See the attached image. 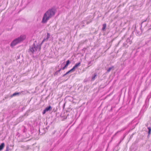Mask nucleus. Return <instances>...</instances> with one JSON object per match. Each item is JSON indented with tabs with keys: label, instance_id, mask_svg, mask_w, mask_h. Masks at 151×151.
<instances>
[{
	"label": "nucleus",
	"instance_id": "nucleus-1",
	"mask_svg": "<svg viewBox=\"0 0 151 151\" xmlns=\"http://www.w3.org/2000/svg\"><path fill=\"white\" fill-rule=\"evenodd\" d=\"M56 12V9L54 7L49 9L44 14L41 21L42 23H46L48 20L54 16Z\"/></svg>",
	"mask_w": 151,
	"mask_h": 151
},
{
	"label": "nucleus",
	"instance_id": "nucleus-2",
	"mask_svg": "<svg viewBox=\"0 0 151 151\" xmlns=\"http://www.w3.org/2000/svg\"><path fill=\"white\" fill-rule=\"evenodd\" d=\"M26 36L25 35H21L19 37L16 38L13 40L10 44V46L13 47L18 43L22 42L26 38Z\"/></svg>",
	"mask_w": 151,
	"mask_h": 151
},
{
	"label": "nucleus",
	"instance_id": "nucleus-3",
	"mask_svg": "<svg viewBox=\"0 0 151 151\" xmlns=\"http://www.w3.org/2000/svg\"><path fill=\"white\" fill-rule=\"evenodd\" d=\"M37 46H36L35 43L30 47V48L28 50V52H31V53L33 54L35 52L37 51Z\"/></svg>",
	"mask_w": 151,
	"mask_h": 151
},
{
	"label": "nucleus",
	"instance_id": "nucleus-4",
	"mask_svg": "<svg viewBox=\"0 0 151 151\" xmlns=\"http://www.w3.org/2000/svg\"><path fill=\"white\" fill-rule=\"evenodd\" d=\"M133 38L132 35H130V37L127 38L126 41V42L127 43V47H128L129 45H130L132 43V40Z\"/></svg>",
	"mask_w": 151,
	"mask_h": 151
},
{
	"label": "nucleus",
	"instance_id": "nucleus-5",
	"mask_svg": "<svg viewBox=\"0 0 151 151\" xmlns=\"http://www.w3.org/2000/svg\"><path fill=\"white\" fill-rule=\"evenodd\" d=\"M147 20V19L142 22L141 24L140 28H141L142 27H144L145 28L147 26V23L146 22Z\"/></svg>",
	"mask_w": 151,
	"mask_h": 151
},
{
	"label": "nucleus",
	"instance_id": "nucleus-6",
	"mask_svg": "<svg viewBox=\"0 0 151 151\" xmlns=\"http://www.w3.org/2000/svg\"><path fill=\"white\" fill-rule=\"evenodd\" d=\"M20 92H15L13 93L12 95H11L10 97H12L13 96H16L17 95H19L20 94Z\"/></svg>",
	"mask_w": 151,
	"mask_h": 151
},
{
	"label": "nucleus",
	"instance_id": "nucleus-7",
	"mask_svg": "<svg viewBox=\"0 0 151 151\" xmlns=\"http://www.w3.org/2000/svg\"><path fill=\"white\" fill-rule=\"evenodd\" d=\"M52 109V107L50 106H49L45 109V110L47 112L50 111Z\"/></svg>",
	"mask_w": 151,
	"mask_h": 151
},
{
	"label": "nucleus",
	"instance_id": "nucleus-8",
	"mask_svg": "<svg viewBox=\"0 0 151 151\" xmlns=\"http://www.w3.org/2000/svg\"><path fill=\"white\" fill-rule=\"evenodd\" d=\"M4 147V143H2L0 145V151L2 150L3 148Z\"/></svg>",
	"mask_w": 151,
	"mask_h": 151
},
{
	"label": "nucleus",
	"instance_id": "nucleus-9",
	"mask_svg": "<svg viewBox=\"0 0 151 151\" xmlns=\"http://www.w3.org/2000/svg\"><path fill=\"white\" fill-rule=\"evenodd\" d=\"M141 29V28H140V29L139 31H137V34L138 35H140L142 33V29Z\"/></svg>",
	"mask_w": 151,
	"mask_h": 151
},
{
	"label": "nucleus",
	"instance_id": "nucleus-10",
	"mask_svg": "<svg viewBox=\"0 0 151 151\" xmlns=\"http://www.w3.org/2000/svg\"><path fill=\"white\" fill-rule=\"evenodd\" d=\"M81 62H79L78 63H76V64L75 65H74V67L76 68H77L79 66L81 65Z\"/></svg>",
	"mask_w": 151,
	"mask_h": 151
},
{
	"label": "nucleus",
	"instance_id": "nucleus-11",
	"mask_svg": "<svg viewBox=\"0 0 151 151\" xmlns=\"http://www.w3.org/2000/svg\"><path fill=\"white\" fill-rule=\"evenodd\" d=\"M97 73H95L94 74L93 76L92 77L91 80L94 81L95 79V77L97 76Z\"/></svg>",
	"mask_w": 151,
	"mask_h": 151
},
{
	"label": "nucleus",
	"instance_id": "nucleus-12",
	"mask_svg": "<svg viewBox=\"0 0 151 151\" xmlns=\"http://www.w3.org/2000/svg\"><path fill=\"white\" fill-rule=\"evenodd\" d=\"M93 64V61L91 60V61H90L88 63V67L86 68H88L89 66H90L91 65Z\"/></svg>",
	"mask_w": 151,
	"mask_h": 151
},
{
	"label": "nucleus",
	"instance_id": "nucleus-13",
	"mask_svg": "<svg viewBox=\"0 0 151 151\" xmlns=\"http://www.w3.org/2000/svg\"><path fill=\"white\" fill-rule=\"evenodd\" d=\"M106 26V23L104 24H103V27L102 28V30L103 31H104L105 29Z\"/></svg>",
	"mask_w": 151,
	"mask_h": 151
},
{
	"label": "nucleus",
	"instance_id": "nucleus-14",
	"mask_svg": "<svg viewBox=\"0 0 151 151\" xmlns=\"http://www.w3.org/2000/svg\"><path fill=\"white\" fill-rule=\"evenodd\" d=\"M148 135H150V133H151V127H148Z\"/></svg>",
	"mask_w": 151,
	"mask_h": 151
},
{
	"label": "nucleus",
	"instance_id": "nucleus-15",
	"mask_svg": "<svg viewBox=\"0 0 151 151\" xmlns=\"http://www.w3.org/2000/svg\"><path fill=\"white\" fill-rule=\"evenodd\" d=\"M50 34L49 33H47V37L46 38H45V39L47 41L48 40V39L50 38Z\"/></svg>",
	"mask_w": 151,
	"mask_h": 151
},
{
	"label": "nucleus",
	"instance_id": "nucleus-16",
	"mask_svg": "<svg viewBox=\"0 0 151 151\" xmlns=\"http://www.w3.org/2000/svg\"><path fill=\"white\" fill-rule=\"evenodd\" d=\"M36 45V46H38V47H37V49H39V51H40V50L41 48V46L42 45L39 44V45L37 44Z\"/></svg>",
	"mask_w": 151,
	"mask_h": 151
},
{
	"label": "nucleus",
	"instance_id": "nucleus-17",
	"mask_svg": "<svg viewBox=\"0 0 151 151\" xmlns=\"http://www.w3.org/2000/svg\"><path fill=\"white\" fill-rule=\"evenodd\" d=\"M11 150L9 148V145H7L6 147V149L5 151H11Z\"/></svg>",
	"mask_w": 151,
	"mask_h": 151
},
{
	"label": "nucleus",
	"instance_id": "nucleus-18",
	"mask_svg": "<svg viewBox=\"0 0 151 151\" xmlns=\"http://www.w3.org/2000/svg\"><path fill=\"white\" fill-rule=\"evenodd\" d=\"M76 69V68L74 66H73V67L69 70L70 72H73L75 71Z\"/></svg>",
	"mask_w": 151,
	"mask_h": 151
},
{
	"label": "nucleus",
	"instance_id": "nucleus-19",
	"mask_svg": "<svg viewBox=\"0 0 151 151\" xmlns=\"http://www.w3.org/2000/svg\"><path fill=\"white\" fill-rule=\"evenodd\" d=\"M113 67H114L113 66H112L109 68L107 70V73H109Z\"/></svg>",
	"mask_w": 151,
	"mask_h": 151
},
{
	"label": "nucleus",
	"instance_id": "nucleus-20",
	"mask_svg": "<svg viewBox=\"0 0 151 151\" xmlns=\"http://www.w3.org/2000/svg\"><path fill=\"white\" fill-rule=\"evenodd\" d=\"M70 73V70L68 71L65 74H64L62 77H64V76H65L66 75H67L68 74H69V73Z\"/></svg>",
	"mask_w": 151,
	"mask_h": 151
},
{
	"label": "nucleus",
	"instance_id": "nucleus-21",
	"mask_svg": "<svg viewBox=\"0 0 151 151\" xmlns=\"http://www.w3.org/2000/svg\"><path fill=\"white\" fill-rule=\"evenodd\" d=\"M123 46L124 47H127V43L126 42H124V43H123Z\"/></svg>",
	"mask_w": 151,
	"mask_h": 151
},
{
	"label": "nucleus",
	"instance_id": "nucleus-22",
	"mask_svg": "<svg viewBox=\"0 0 151 151\" xmlns=\"http://www.w3.org/2000/svg\"><path fill=\"white\" fill-rule=\"evenodd\" d=\"M70 63V61L69 60H68L66 61V64L68 65Z\"/></svg>",
	"mask_w": 151,
	"mask_h": 151
},
{
	"label": "nucleus",
	"instance_id": "nucleus-23",
	"mask_svg": "<svg viewBox=\"0 0 151 151\" xmlns=\"http://www.w3.org/2000/svg\"><path fill=\"white\" fill-rule=\"evenodd\" d=\"M45 41H47V40H46L45 39V38L42 41V42L40 44H41V45H42L43 43Z\"/></svg>",
	"mask_w": 151,
	"mask_h": 151
},
{
	"label": "nucleus",
	"instance_id": "nucleus-24",
	"mask_svg": "<svg viewBox=\"0 0 151 151\" xmlns=\"http://www.w3.org/2000/svg\"><path fill=\"white\" fill-rule=\"evenodd\" d=\"M23 127L24 128V129L23 130V132H25L27 131V129L24 127Z\"/></svg>",
	"mask_w": 151,
	"mask_h": 151
},
{
	"label": "nucleus",
	"instance_id": "nucleus-25",
	"mask_svg": "<svg viewBox=\"0 0 151 151\" xmlns=\"http://www.w3.org/2000/svg\"><path fill=\"white\" fill-rule=\"evenodd\" d=\"M59 73V72H58V71H57L54 74V75L55 76L56 75H58V73Z\"/></svg>",
	"mask_w": 151,
	"mask_h": 151
},
{
	"label": "nucleus",
	"instance_id": "nucleus-26",
	"mask_svg": "<svg viewBox=\"0 0 151 151\" xmlns=\"http://www.w3.org/2000/svg\"><path fill=\"white\" fill-rule=\"evenodd\" d=\"M46 112H47V111L45 109L42 112V114H44Z\"/></svg>",
	"mask_w": 151,
	"mask_h": 151
},
{
	"label": "nucleus",
	"instance_id": "nucleus-27",
	"mask_svg": "<svg viewBox=\"0 0 151 151\" xmlns=\"http://www.w3.org/2000/svg\"><path fill=\"white\" fill-rule=\"evenodd\" d=\"M124 137L123 138H122V139H121V140L120 141V142H119V143H120V142L123 140L124 138Z\"/></svg>",
	"mask_w": 151,
	"mask_h": 151
},
{
	"label": "nucleus",
	"instance_id": "nucleus-28",
	"mask_svg": "<svg viewBox=\"0 0 151 151\" xmlns=\"http://www.w3.org/2000/svg\"><path fill=\"white\" fill-rule=\"evenodd\" d=\"M61 69L62 70H64L65 68H66L65 67V66H64V67H63V68H61Z\"/></svg>",
	"mask_w": 151,
	"mask_h": 151
},
{
	"label": "nucleus",
	"instance_id": "nucleus-29",
	"mask_svg": "<svg viewBox=\"0 0 151 151\" xmlns=\"http://www.w3.org/2000/svg\"><path fill=\"white\" fill-rule=\"evenodd\" d=\"M68 65H67V64H66L64 66L66 68Z\"/></svg>",
	"mask_w": 151,
	"mask_h": 151
},
{
	"label": "nucleus",
	"instance_id": "nucleus-30",
	"mask_svg": "<svg viewBox=\"0 0 151 151\" xmlns=\"http://www.w3.org/2000/svg\"><path fill=\"white\" fill-rule=\"evenodd\" d=\"M61 70H62V69H61V68H60V69H59L58 70V72H59H59H60Z\"/></svg>",
	"mask_w": 151,
	"mask_h": 151
},
{
	"label": "nucleus",
	"instance_id": "nucleus-31",
	"mask_svg": "<svg viewBox=\"0 0 151 151\" xmlns=\"http://www.w3.org/2000/svg\"><path fill=\"white\" fill-rule=\"evenodd\" d=\"M61 70H62V69H61V68H60V69H59L58 70V72H59H59H60Z\"/></svg>",
	"mask_w": 151,
	"mask_h": 151
},
{
	"label": "nucleus",
	"instance_id": "nucleus-32",
	"mask_svg": "<svg viewBox=\"0 0 151 151\" xmlns=\"http://www.w3.org/2000/svg\"><path fill=\"white\" fill-rule=\"evenodd\" d=\"M89 23H90V22H87V23H86V24H89Z\"/></svg>",
	"mask_w": 151,
	"mask_h": 151
},
{
	"label": "nucleus",
	"instance_id": "nucleus-33",
	"mask_svg": "<svg viewBox=\"0 0 151 151\" xmlns=\"http://www.w3.org/2000/svg\"><path fill=\"white\" fill-rule=\"evenodd\" d=\"M119 132H117L115 134H116L117 133H118Z\"/></svg>",
	"mask_w": 151,
	"mask_h": 151
},
{
	"label": "nucleus",
	"instance_id": "nucleus-34",
	"mask_svg": "<svg viewBox=\"0 0 151 151\" xmlns=\"http://www.w3.org/2000/svg\"><path fill=\"white\" fill-rule=\"evenodd\" d=\"M151 29V28H149V29H148V30H149V29Z\"/></svg>",
	"mask_w": 151,
	"mask_h": 151
},
{
	"label": "nucleus",
	"instance_id": "nucleus-35",
	"mask_svg": "<svg viewBox=\"0 0 151 151\" xmlns=\"http://www.w3.org/2000/svg\"><path fill=\"white\" fill-rule=\"evenodd\" d=\"M83 26H84V25H83Z\"/></svg>",
	"mask_w": 151,
	"mask_h": 151
},
{
	"label": "nucleus",
	"instance_id": "nucleus-36",
	"mask_svg": "<svg viewBox=\"0 0 151 151\" xmlns=\"http://www.w3.org/2000/svg\"><path fill=\"white\" fill-rule=\"evenodd\" d=\"M46 128V129H47V127Z\"/></svg>",
	"mask_w": 151,
	"mask_h": 151
}]
</instances>
